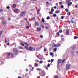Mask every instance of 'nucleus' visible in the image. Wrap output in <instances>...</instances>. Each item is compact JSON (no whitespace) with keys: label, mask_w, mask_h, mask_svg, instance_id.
Listing matches in <instances>:
<instances>
[{"label":"nucleus","mask_w":78,"mask_h":78,"mask_svg":"<svg viewBox=\"0 0 78 78\" xmlns=\"http://www.w3.org/2000/svg\"><path fill=\"white\" fill-rule=\"evenodd\" d=\"M10 55L11 56V58H13V57H14V56H13V54L12 53H8L7 54V58H9V56H10Z\"/></svg>","instance_id":"nucleus-1"},{"label":"nucleus","mask_w":78,"mask_h":78,"mask_svg":"<svg viewBox=\"0 0 78 78\" xmlns=\"http://www.w3.org/2000/svg\"><path fill=\"white\" fill-rule=\"evenodd\" d=\"M71 65L70 64H67L66 65V70H69L70 69V68Z\"/></svg>","instance_id":"nucleus-2"},{"label":"nucleus","mask_w":78,"mask_h":78,"mask_svg":"<svg viewBox=\"0 0 78 78\" xmlns=\"http://www.w3.org/2000/svg\"><path fill=\"white\" fill-rule=\"evenodd\" d=\"M29 50H30V51H33V50H35V48L31 47H29Z\"/></svg>","instance_id":"nucleus-3"},{"label":"nucleus","mask_w":78,"mask_h":78,"mask_svg":"<svg viewBox=\"0 0 78 78\" xmlns=\"http://www.w3.org/2000/svg\"><path fill=\"white\" fill-rule=\"evenodd\" d=\"M14 50V51H13V53H14V54H17V52H18V51H17V50L16 48H14L13 49Z\"/></svg>","instance_id":"nucleus-4"},{"label":"nucleus","mask_w":78,"mask_h":78,"mask_svg":"<svg viewBox=\"0 0 78 78\" xmlns=\"http://www.w3.org/2000/svg\"><path fill=\"white\" fill-rule=\"evenodd\" d=\"M61 46V45L59 44H54L52 45V47H60Z\"/></svg>","instance_id":"nucleus-5"},{"label":"nucleus","mask_w":78,"mask_h":78,"mask_svg":"<svg viewBox=\"0 0 78 78\" xmlns=\"http://www.w3.org/2000/svg\"><path fill=\"white\" fill-rule=\"evenodd\" d=\"M25 12H22L21 13L20 16L21 17H22L23 16V15H25Z\"/></svg>","instance_id":"nucleus-6"},{"label":"nucleus","mask_w":78,"mask_h":78,"mask_svg":"<svg viewBox=\"0 0 78 78\" xmlns=\"http://www.w3.org/2000/svg\"><path fill=\"white\" fill-rule=\"evenodd\" d=\"M35 26H39V23H38V22H37V21H36L35 22Z\"/></svg>","instance_id":"nucleus-7"},{"label":"nucleus","mask_w":78,"mask_h":78,"mask_svg":"<svg viewBox=\"0 0 78 78\" xmlns=\"http://www.w3.org/2000/svg\"><path fill=\"white\" fill-rule=\"evenodd\" d=\"M69 30L68 29L66 30V34H67V35H68V34H69Z\"/></svg>","instance_id":"nucleus-8"},{"label":"nucleus","mask_w":78,"mask_h":78,"mask_svg":"<svg viewBox=\"0 0 78 78\" xmlns=\"http://www.w3.org/2000/svg\"><path fill=\"white\" fill-rule=\"evenodd\" d=\"M62 62V60L61 59H59L58 60V63L59 64V63H61Z\"/></svg>","instance_id":"nucleus-9"},{"label":"nucleus","mask_w":78,"mask_h":78,"mask_svg":"<svg viewBox=\"0 0 78 78\" xmlns=\"http://www.w3.org/2000/svg\"><path fill=\"white\" fill-rule=\"evenodd\" d=\"M18 11V9H16L14 10V12H17Z\"/></svg>","instance_id":"nucleus-10"},{"label":"nucleus","mask_w":78,"mask_h":78,"mask_svg":"<svg viewBox=\"0 0 78 78\" xmlns=\"http://www.w3.org/2000/svg\"><path fill=\"white\" fill-rule=\"evenodd\" d=\"M39 12H40V9H38L37 10V14H39Z\"/></svg>","instance_id":"nucleus-11"},{"label":"nucleus","mask_w":78,"mask_h":78,"mask_svg":"<svg viewBox=\"0 0 78 78\" xmlns=\"http://www.w3.org/2000/svg\"><path fill=\"white\" fill-rule=\"evenodd\" d=\"M72 2H70V3H68V6H71V5H72Z\"/></svg>","instance_id":"nucleus-12"},{"label":"nucleus","mask_w":78,"mask_h":78,"mask_svg":"<svg viewBox=\"0 0 78 78\" xmlns=\"http://www.w3.org/2000/svg\"><path fill=\"white\" fill-rule=\"evenodd\" d=\"M25 48H26V49H27V50H29V48H28V47L26 46H25Z\"/></svg>","instance_id":"nucleus-13"},{"label":"nucleus","mask_w":78,"mask_h":78,"mask_svg":"<svg viewBox=\"0 0 78 78\" xmlns=\"http://www.w3.org/2000/svg\"><path fill=\"white\" fill-rule=\"evenodd\" d=\"M37 31H41V28H37Z\"/></svg>","instance_id":"nucleus-14"},{"label":"nucleus","mask_w":78,"mask_h":78,"mask_svg":"<svg viewBox=\"0 0 78 78\" xmlns=\"http://www.w3.org/2000/svg\"><path fill=\"white\" fill-rule=\"evenodd\" d=\"M16 7V5L15 4H14L13 5V8H14Z\"/></svg>","instance_id":"nucleus-15"},{"label":"nucleus","mask_w":78,"mask_h":78,"mask_svg":"<svg viewBox=\"0 0 78 78\" xmlns=\"http://www.w3.org/2000/svg\"><path fill=\"white\" fill-rule=\"evenodd\" d=\"M53 17H56V16H57V15H56V14H54L53 15Z\"/></svg>","instance_id":"nucleus-16"},{"label":"nucleus","mask_w":78,"mask_h":78,"mask_svg":"<svg viewBox=\"0 0 78 78\" xmlns=\"http://www.w3.org/2000/svg\"><path fill=\"white\" fill-rule=\"evenodd\" d=\"M78 37L76 36H75L74 37V39H78Z\"/></svg>","instance_id":"nucleus-17"},{"label":"nucleus","mask_w":78,"mask_h":78,"mask_svg":"<svg viewBox=\"0 0 78 78\" xmlns=\"http://www.w3.org/2000/svg\"><path fill=\"white\" fill-rule=\"evenodd\" d=\"M2 24H5L6 23L4 21H2Z\"/></svg>","instance_id":"nucleus-18"},{"label":"nucleus","mask_w":78,"mask_h":78,"mask_svg":"<svg viewBox=\"0 0 78 78\" xmlns=\"http://www.w3.org/2000/svg\"><path fill=\"white\" fill-rule=\"evenodd\" d=\"M20 44L21 45H22V46H24V44L22 42H21L20 43Z\"/></svg>","instance_id":"nucleus-19"},{"label":"nucleus","mask_w":78,"mask_h":78,"mask_svg":"<svg viewBox=\"0 0 78 78\" xmlns=\"http://www.w3.org/2000/svg\"><path fill=\"white\" fill-rule=\"evenodd\" d=\"M70 2V0H67L66 1V3H69Z\"/></svg>","instance_id":"nucleus-20"},{"label":"nucleus","mask_w":78,"mask_h":78,"mask_svg":"<svg viewBox=\"0 0 78 78\" xmlns=\"http://www.w3.org/2000/svg\"><path fill=\"white\" fill-rule=\"evenodd\" d=\"M18 48H20V49H23V48L22 47H21V46H19Z\"/></svg>","instance_id":"nucleus-21"},{"label":"nucleus","mask_w":78,"mask_h":78,"mask_svg":"<svg viewBox=\"0 0 78 78\" xmlns=\"http://www.w3.org/2000/svg\"><path fill=\"white\" fill-rule=\"evenodd\" d=\"M2 33H3V31L2 30L0 31V36H1V34H2Z\"/></svg>","instance_id":"nucleus-22"},{"label":"nucleus","mask_w":78,"mask_h":78,"mask_svg":"<svg viewBox=\"0 0 78 78\" xmlns=\"http://www.w3.org/2000/svg\"><path fill=\"white\" fill-rule=\"evenodd\" d=\"M55 12L56 14H58V13H59V11H56Z\"/></svg>","instance_id":"nucleus-23"},{"label":"nucleus","mask_w":78,"mask_h":78,"mask_svg":"<svg viewBox=\"0 0 78 78\" xmlns=\"http://www.w3.org/2000/svg\"><path fill=\"white\" fill-rule=\"evenodd\" d=\"M54 78H58V76H55Z\"/></svg>","instance_id":"nucleus-24"},{"label":"nucleus","mask_w":78,"mask_h":78,"mask_svg":"<svg viewBox=\"0 0 78 78\" xmlns=\"http://www.w3.org/2000/svg\"><path fill=\"white\" fill-rule=\"evenodd\" d=\"M53 12L51 11L49 12V14H53Z\"/></svg>","instance_id":"nucleus-25"},{"label":"nucleus","mask_w":78,"mask_h":78,"mask_svg":"<svg viewBox=\"0 0 78 78\" xmlns=\"http://www.w3.org/2000/svg\"><path fill=\"white\" fill-rule=\"evenodd\" d=\"M37 70H41V69L40 68H37L36 69Z\"/></svg>","instance_id":"nucleus-26"},{"label":"nucleus","mask_w":78,"mask_h":78,"mask_svg":"<svg viewBox=\"0 0 78 78\" xmlns=\"http://www.w3.org/2000/svg\"><path fill=\"white\" fill-rule=\"evenodd\" d=\"M43 62V61H41L39 62L40 64H42Z\"/></svg>","instance_id":"nucleus-27"},{"label":"nucleus","mask_w":78,"mask_h":78,"mask_svg":"<svg viewBox=\"0 0 78 78\" xmlns=\"http://www.w3.org/2000/svg\"><path fill=\"white\" fill-rule=\"evenodd\" d=\"M50 66V65L49 63H48L47 65L48 67H49Z\"/></svg>","instance_id":"nucleus-28"},{"label":"nucleus","mask_w":78,"mask_h":78,"mask_svg":"<svg viewBox=\"0 0 78 78\" xmlns=\"http://www.w3.org/2000/svg\"><path fill=\"white\" fill-rule=\"evenodd\" d=\"M24 44H25V45H27V46H28V43L26 42H24Z\"/></svg>","instance_id":"nucleus-29"},{"label":"nucleus","mask_w":78,"mask_h":78,"mask_svg":"<svg viewBox=\"0 0 78 78\" xmlns=\"http://www.w3.org/2000/svg\"><path fill=\"white\" fill-rule=\"evenodd\" d=\"M42 21L43 22V23H44V22H45V20H44V19L43 18L42 19Z\"/></svg>","instance_id":"nucleus-30"},{"label":"nucleus","mask_w":78,"mask_h":78,"mask_svg":"<svg viewBox=\"0 0 78 78\" xmlns=\"http://www.w3.org/2000/svg\"><path fill=\"white\" fill-rule=\"evenodd\" d=\"M6 8H7V9H9V8H10V7H9V6H8L6 7Z\"/></svg>","instance_id":"nucleus-31"},{"label":"nucleus","mask_w":78,"mask_h":78,"mask_svg":"<svg viewBox=\"0 0 78 78\" xmlns=\"http://www.w3.org/2000/svg\"><path fill=\"white\" fill-rule=\"evenodd\" d=\"M47 20H49L50 19V17H48L47 18Z\"/></svg>","instance_id":"nucleus-32"},{"label":"nucleus","mask_w":78,"mask_h":78,"mask_svg":"<svg viewBox=\"0 0 78 78\" xmlns=\"http://www.w3.org/2000/svg\"><path fill=\"white\" fill-rule=\"evenodd\" d=\"M45 28H46V29H48L49 28L47 26H46L45 27Z\"/></svg>","instance_id":"nucleus-33"},{"label":"nucleus","mask_w":78,"mask_h":78,"mask_svg":"<svg viewBox=\"0 0 78 78\" xmlns=\"http://www.w3.org/2000/svg\"><path fill=\"white\" fill-rule=\"evenodd\" d=\"M52 12H53V11H54V9H51Z\"/></svg>","instance_id":"nucleus-34"},{"label":"nucleus","mask_w":78,"mask_h":78,"mask_svg":"<svg viewBox=\"0 0 78 78\" xmlns=\"http://www.w3.org/2000/svg\"><path fill=\"white\" fill-rule=\"evenodd\" d=\"M65 11L66 12H68V11H69V10H68V9H65Z\"/></svg>","instance_id":"nucleus-35"},{"label":"nucleus","mask_w":78,"mask_h":78,"mask_svg":"<svg viewBox=\"0 0 78 78\" xmlns=\"http://www.w3.org/2000/svg\"><path fill=\"white\" fill-rule=\"evenodd\" d=\"M57 35H58V36H59V35H60L59 33V32L57 33Z\"/></svg>","instance_id":"nucleus-36"},{"label":"nucleus","mask_w":78,"mask_h":78,"mask_svg":"<svg viewBox=\"0 0 78 78\" xmlns=\"http://www.w3.org/2000/svg\"><path fill=\"white\" fill-rule=\"evenodd\" d=\"M53 55V53L51 52L50 53V55Z\"/></svg>","instance_id":"nucleus-37"},{"label":"nucleus","mask_w":78,"mask_h":78,"mask_svg":"<svg viewBox=\"0 0 78 78\" xmlns=\"http://www.w3.org/2000/svg\"><path fill=\"white\" fill-rule=\"evenodd\" d=\"M27 29H29V27L27 26L26 27Z\"/></svg>","instance_id":"nucleus-38"},{"label":"nucleus","mask_w":78,"mask_h":78,"mask_svg":"<svg viewBox=\"0 0 78 78\" xmlns=\"http://www.w3.org/2000/svg\"><path fill=\"white\" fill-rule=\"evenodd\" d=\"M46 3L47 5H49V2H46Z\"/></svg>","instance_id":"nucleus-39"},{"label":"nucleus","mask_w":78,"mask_h":78,"mask_svg":"<svg viewBox=\"0 0 78 78\" xmlns=\"http://www.w3.org/2000/svg\"><path fill=\"white\" fill-rule=\"evenodd\" d=\"M35 65L36 66H38V64H37V63H35Z\"/></svg>","instance_id":"nucleus-40"},{"label":"nucleus","mask_w":78,"mask_h":78,"mask_svg":"<svg viewBox=\"0 0 78 78\" xmlns=\"http://www.w3.org/2000/svg\"><path fill=\"white\" fill-rule=\"evenodd\" d=\"M41 26L43 28H45V27H44V25H42Z\"/></svg>","instance_id":"nucleus-41"},{"label":"nucleus","mask_w":78,"mask_h":78,"mask_svg":"<svg viewBox=\"0 0 78 78\" xmlns=\"http://www.w3.org/2000/svg\"><path fill=\"white\" fill-rule=\"evenodd\" d=\"M53 61H54V59H51V63H52V62H53Z\"/></svg>","instance_id":"nucleus-42"},{"label":"nucleus","mask_w":78,"mask_h":78,"mask_svg":"<svg viewBox=\"0 0 78 78\" xmlns=\"http://www.w3.org/2000/svg\"><path fill=\"white\" fill-rule=\"evenodd\" d=\"M61 19H64V16H62L61 17Z\"/></svg>","instance_id":"nucleus-43"},{"label":"nucleus","mask_w":78,"mask_h":78,"mask_svg":"<svg viewBox=\"0 0 78 78\" xmlns=\"http://www.w3.org/2000/svg\"><path fill=\"white\" fill-rule=\"evenodd\" d=\"M54 51H56V50H57V49H56V48H55L54 49Z\"/></svg>","instance_id":"nucleus-44"},{"label":"nucleus","mask_w":78,"mask_h":78,"mask_svg":"<svg viewBox=\"0 0 78 78\" xmlns=\"http://www.w3.org/2000/svg\"><path fill=\"white\" fill-rule=\"evenodd\" d=\"M59 4L60 5H62V3L61 2H59Z\"/></svg>","instance_id":"nucleus-45"},{"label":"nucleus","mask_w":78,"mask_h":78,"mask_svg":"<svg viewBox=\"0 0 78 78\" xmlns=\"http://www.w3.org/2000/svg\"><path fill=\"white\" fill-rule=\"evenodd\" d=\"M0 11H1V12H2V11H3V9H0Z\"/></svg>","instance_id":"nucleus-46"},{"label":"nucleus","mask_w":78,"mask_h":78,"mask_svg":"<svg viewBox=\"0 0 78 78\" xmlns=\"http://www.w3.org/2000/svg\"><path fill=\"white\" fill-rule=\"evenodd\" d=\"M5 41L6 42V43H7V41H6V39H5Z\"/></svg>","instance_id":"nucleus-47"},{"label":"nucleus","mask_w":78,"mask_h":78,"mask_svg":"<svg viewBox=\"0 0 78 78\" xmlns=\"http://www.w3.org/2000/svg\"><path fill=\"white\" fill-rule=\"evenodd\" d=\"M61 8H64V6L61 5Z\"/></svg>","instance_id":"nucleus-48"},{"label":"nucleus","mask_w":78,"mask_h":78,"mask_svg":"<svg viewBox=\"0 0 78 78\" xmlns=\"http://www.w3.org/2000/svg\"><path fill=\"white\" fill-rule=\"evenodd\" d=\"M71 22H72V23H74V21H73V20H72V21H71Z\"/></svg>","instance_id":"nucleus-49"},{"label":"nucleus","mask_w":78,"mask_h":78,"mask_svg":"<svg viewBox=\"0 0 78 78\" xmlns=\"http://www.w3.org/2000/svg\"><path fill=\"white\" fill-rule=\"evenodd\" d=\"M40 37H41V38H42V37H43V36L41 35Z\"/></svg>","instance_id":"nucleus-50"},{"label":"nucleus","mask_w":78,"mask_h":78,"mask_svg":"<svg viewBox=\"0 0 78 78\" xmlns=\"http://www.w3.org/2000/svg\"><path fill=\"white\" fill-rule=\"evenodd\" d=\"M59 32H60V33H62V30H60L59 31Z\"/></svg>","instance_id":"nucleus-51"},{"label":"nucleus","mask_w":78,"mask_h":78,"mask_svg":"<svg viewBox=\"0 0 78 78\" xmlns=\"http://www.w3.org/2000/svg\"><path fill=\"white\" fill-rule=\"evenodd\" d=\"M54 8H55V9H56V8H57V7H56V6H55L54 7Z\"/></svg>","instance_id":"nucleus-52"},{"label":"nucleus","mask_w":78,"mask_h":78,"mask_svg":"<svg viewBox=\"0 0 78 78\" xmlns=\"http://www.w3.org/2000/svg\"><path fill=\"white\" fill-rule=\"evenodd\" d=\"M68 15H69V16H70V12H69Z\"/></svg>","instance_id":"nucleus-53"},{"label":"nucleus","mask_w":78,"mask_h":78,"mask_svg":"<svg viewBox=\"0 0 78 78\" xmlns=\"http://www.w3.org/2000/svg\"><path fill=\"white\" fill-rule=\"evenodd\" d=\"M32 19L33 20H35V18L34 17L33 18H32Z\"/></svg>","instance_id":"nucleus-54"},{"label":"nucleus","mask_w":78,"mask_h":78,"mask_svg":"<svg viewBox=\"0 0 78 78\" xmlns=\"http://www.w3.org/2000/svg\"><path fill=\"white\" fill-rule=\"evenodd\" d=\"M46 51V49L44 48V51Z\"/></svg>","instance_id":"nucleus-55"},{"label":"nucleus","mask_w":78,"mask_h":78,"mask_svg":"<svg viewBox=\"0 0 78 78\" xmlns=\"http://www.w3.org/2000/svg\"><path fill=\"white\" fill-rule=\"evenodd\" d=\"M75 7H76V8H78V6H77V5H75Z\"/></svg>","instance_id":"nucleus-56"},{"label":"nucleus","mask_w":78,"mask_h":78,"mask_svg":"<svg viewBox=\"0 0 78 78\" xmlns=\"http://www.w3.org/2000/svg\"><path fill=\"white\" fill-rule=\"evenodd\" d=\"M64 61H65V59H64L63 61H62V63H63V62H64Z\"/></svg>","instance_id":"nucleus-57"},{"label":"nucleus","mask_w":78,"mask_h":78,"mask_svg":"<svg viewBox=\"0 0 78 78\" xmlns=\"http://www.w3.org/2000/svg\"><path fill=\"white\" fill-rule=\"evenodd\" d=\"M56 6H58V3H56Z\"/></svg>","instance_id":"nucleus-58"},{"label":"nucleus","mask_w":78,"mask_h":78,"mask_svg":"<svg viewBox=\"0 0 78 78\" xmlns=\"http://www.w3.org/2000/svg\"><path fill=\"white\" fill-rule=\"evenodd\" d=\"M7 45L9 46V43H7Z\"/></svg>","instance_id":"nucleus-59"},{"label":"nucleus","mask_w":78,"mask_h":78,"mask_svg":"<svg viewBox=\"0 0 78 78\" xmlns=\"http://www.w3.org/2000/svg\"><path fill=\"white\" fill-rule=\"evenodd\" d=\"M26 71H27H27H28V69H26Z\"/></svg>","instance_id":"nucleus-60"},{"label":"nucleus","mask_w":78,"mask_h":78,"mask_svg":"<svg viewBox=\"0 0 78 78\" xmlns=\"http://www.w3.org/2000/svg\"><path fill=\"white\" fill-rule=\"evenodd\" d=\"M45 75V73L44 74V75L42 74V76H44Z\"/></svg>","instance_id":"nucleus-61"},{"label":"nucleus","mask_w":78,"mask_h":78,"mask_svg":"<svg viewBox=\"0 0 78 78\" xmlns=\"http://www.w3.org/2000/svg\"><path fill=\"white\" fill-rule=\"evenodd\" d=\"M24 20H26V21H27V19L26 18H25L24 19Z\"/></svg>","instance_id":"nucleus-62"},{"label":"nucleus","mask_w":78,"mask_h":78,"mask_svg":"<svg viewBox=\"0 0 78 78\" xmlns=\"http://www.w3.org/2000/svg\"><path fill=\"white\" fill-rule=\"evenodd\" d=\"M11 20V18H9L8 19L9 20Z\"/></svg>","instance_id":"nucleus-63"},{"label":"nucleus","mask_w":78,"mask_h":78,"mask_svg":"<svg viewBox=\"0 0 78 78\" xmlns=\"http://www.w3.org/2000/svg\"><path fill=\"white\" fill-rule=\"evenodd\" d=\"M18 78H21V77H20V76H19V77H18Z\"/></svg>","instance_id":"nucleus-64"}]
</instances>
